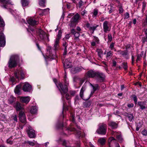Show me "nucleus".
I'll list each match as a JSON object with an SVG mask.
<instances>
[{
	"label": "nucleus",
	"mask_w": 147,
	"mask_h": 147,
	"mask_svg": "<svg viewBox=\"0 0 147 147\" xmlns=\"http://www.w3.org/2000/svg\"><path fill=\"white\" fill-rule=\"evenodd\" d=\"M20 61V57L18 55L12 56L9 59L8 64L9 68H12L16 67Z\"/></svg>",
	"instance_id": "f257e3e1"
},
{
	"label": "nucleus",
	"mask_w": 147,
	"mask_h": 147,
	"mask_svg": "<svg viewBox=\"0 0 147 147\" xmlns=\"http://www.w3.org/2000/svg\"><path fill=\"white\" fill-rule=\"evenodd\" d=\"M107 129V126L106 124L104 123H100L98 125V127L96 132L98 134L105 135L106 133Z\"/></svg>",
	"instance_id": "f03ea898"
},
{
	"label": "nucleus",
	"mask_w": 147,
	"mask_h": 147,
	"mask_svg": "<svg viewBox=\"0 0 147 147\" xmlns=\"http://www.w3.org/2000/svg\"><path fill=\"white\" fill-rule=\"evenodd\" d=\"M105 76L102 72L96 71L94 78L98 82H103L105 79Z\"/></svg>",
	"instance_id": "7ed1b4c3"
},
{
	"label": "nucleus",
	"mask_w": 147,
	"mask_h": 147,
	"mask_svg": "<svg viewBox=\"0 0 147 147\" xmlns=\"http://www.w3.org/2000/svg\"><path fill=\"white\" fill-rule=\"evenodd\" d=\"M14 76L16 79L19 80H22L25 77V74L22 70L17 69L14 72Z\"/></svg>",
	"instance_id": "20e7f679"
},
{
	"label": "nucleus",
	"mask_w": 147,
	"mask_h": 147,
	"mask_svg": "<svg viewBox=\"0 0 147 147\" xmlns=\"http://www.w3.org/2000/svg\"><path fill=\"white\" fill-rule=\"evenodd\" d=\"M36 31L39 36L40 39L41 40H44L47 38H48V37L46 33L41 29L39 28L36 29Z\"/></svg>",
	"instance_id": "39448f33"
},
{
	"label": "nucleus",
	"mask_w": 147,
	"mask_h": 147,
	"mask_svg": "<svg viewBox=\"0 0 147 147\" xmlns=\"http://www.w3.org/2000/svg\"><path fill=\"white\" fill-rule=\"evenodd\" d=\"M58 86L59 87V90L60 91L62 95L63 96L68 91V88L66 85H63L61 83H59Z\"/></svg>",
	"instance_id": "423d86ee"
},
{
	"label": "nucleus",
	"mask_w": 147,
	"mask_h": 147,
	"mask_svg": "<svg viewBox=\"0 0 147 147\" xmlns=\"http://www.w3.org/2000/svg\"><path fill=\"white\" fill-rule=\"evenodd\" d=\"M62 32L61 30H59L58 34L57 36V37L55 40V43L54 45V50H57L59 47V40L61 38Z\"/></svg>",
	"instance_id": "0eeeda50"
},
{
	"label": "nucleus",
	"mask_w": 147,
	"mask_h": 147,
	"mask_svg": "<svg viewBox=\"0 0 147 147\" xmlns=\"http://www.w3.org/2000/svg\"><path fill=\"white\" fill-rule=\"evenodd\" d=\"M5 44V39L4 34L0 32V47H4Z\"/></svg>",
	"instance_id": "6e6552de"
},
{
	"label": "nucleus",
	"mask_w": 147,
	"mask_h": 147,
	"mask_svg": "<svg viewBox=\"0 0 147 147\" xmlns=\"http://www.w3.org/2000/svg\"><path fill=\"white\" fill-rule=\"evenodd\" d=\"M19 119L20 121L22 123H26V118L24 113V111H20L19 113Z\"/></svg>",
	"instance_id": "1a4fd4ad"
},
{
	"label": "nucleus",
	"mask_w": 147,
	"mask_h": 147,
	"mask_svg": "<svg viewBox=\"0 0 147 147\" xmlns=\"http://www.w3.org/2000/svg\"><path fill=\"white\" fill-rule=\"evenodd\" d=\"M96 71L91 69L87 71L86 74V78H94Z\"/></svg>",
	"instance_id": "9d476101"
},
{
	"label": "nucleus",
	"mask_w": 147,
	"mask_h": 147,
	"mask_svg": "<svg viewBox=\"0 0 147 147\" xmlns=\"http://www.w3.org/2000/svg\"><path fill=\"white\" fill-rule=\"evenodd\" d=\"M32 89V86L28 83H26L24 84L22 88V90L24 92H30Z\"/></svg>",
	"instance_id": "9b49d317"
},
{
	"label": "nucleus",
	"mask_w": 147,
	"mask_h": 147,
	"mask_svg": "<svg viewBox=\"0 0 147 147\" xmlns=\"http://www.w3.org/2000/svg\"><path fill=\"white\" fill-rule=\"evenodd\" d=\"M1 3V6L4 8H7L8 4H12L11 2L9 0H0Z\"/></svg>",
	"instance_id": "f8f14e48"
},
{
	"label": "nucleus",
	"mask_w": 147,
	"mask_h": 147,
	"mask_svg": "<svg viewBox=\"0 0 147 147\" xmlns=\"http://www.w3.org/2000/svg\"><path fill=\"white\" fill-rule=\"evenodd\" d=\"M28 134L29 137L30 138H34L36 137L34 130L30 128H29Z\"/></svg>",
	"instance_id": "ddd939ff"
},
{
	"label": "nucleus",
	"mask_w": 147,
	"mask_h": 147,
	"mask_svg": "<svg viewBox=\"0 0 147 147\" xmlns=\"http://www.w3.org/2000/svg\"><path fill=\"white\" fill-rule=\"evenodd\" d=\"M108 21H105L103 23V30L105 32H109L110 30V28L108 26Z\"/></svg>",
	"instance_id": "4468645a"
},
{
	"label": "nucleus",
	"mask_w": 147,
	"mask_h": 147,
	"mask_svg": "<svg viewBox=\"0 0 147 147\" xmlns=\"http://www.w3.org/2000/svg\"><path fill=\"white\" fill-rule=\"evenodd\" d=\"M14 107L16 108L17 111H24V110L23 107L21 105L20 103L18 102H17L15 105H14Z\"/></svg>",
	"instance_id": "2eb2a0df"
},
{
	"label": "nucleus",
	"mask_w": 147,
	"mask_h": 147,
	"mask_svg": "<svg viewBox=\"0 0 147 147\" xmlns=\"http://www.w3.org/2000/svg\"><path fill=\"white\" fill-rule=\"evenodd\" d=\"M27 22L30 25L32 26L36 25L38 23V21L35 20L33 18H30L27 20Z\"/></svg>",
	"instance_id": "dca6fc26"
},
{
	"label": "nucleus",
	"mask_w": 147,
	"mask_h": 147,
	"mask_svg": "<svg viewBox=\"0 0 147 147\" xmlns=\"http://www.w3.org/2000/svg\"><path fill=\"white\" fill-rule=\"evenodd\" d=\"M30 100V98L29 97H21L20 98V100L22 103H26L27 104L28 103Z\"/></svg>",
	"instance_id": "f3484780"
},
{
	"label": "nucleus",
	"mask_w": 147,
	"mask_h": 147,
	"mask_svg": "<svg viewBox=\"0 0 147 147\" xmlns=\"http://www.w3.org/2000/svg\"><path fill=\"white\" fill-rule=\"evenodd\" d=\"M108 125L112 129L117 128L118 124L117 123L113 121H110L108 123Z\"/></svg>",
	"instance_id": "a211bd4d"
},
{
	"label": "nucleus",
	"mask_w": 147,
	"mask_h": 147,
	"mask_svg": "<svg viewBox=\"0 0 147 147\" xmlns=\"http://www.w3.org/2000/svg\"><path fill=\"white\" fill-rule=\"evenodd\" d=\"M85 90V86H83L81 88L80 93V97L82 99L84 100H87V99H86L84 98V93Z\"/></svg>",
	"instance_id": "6ab92c4d"
},
{
	"label": "nucleus",
	"mask_w": 147,
	"mask_h": 147,
	"mask_svg": "<svg viewBox=\"0 0 147 147\" xmlns=\"http://www.w3.org/2000/svg\"><path fill=\"white\" fill-rule=\"evenodd\" d=\"M74 21L78 23L79 20L81 19V17L78 13H77L71 19Z\"/></svg>",
	"instance_id": "aec40b11"
},
{
	"label": "nucleus",
	"mask_w": 147,
	"mask_h": 147,
	"mask_svg": "<svg viewBox=\"0 0 147 147\" xmlns=\"http://www.w3.org/2000/svg\"><path fill=\"white\" fill-rule=\"evenodd\" d=\"M63 63L64 65V67L65 69L69 68L71 67L70 63L67 59H65L64 61H63Z\"/></svg>",
	"instance_id": "412c9836"
},
{
	"label": "nucleus",
	"mask_w": 147,
	"mask_h": 147,
	"mask_svg": "<svg viewBox=\"0 0 147 147\" xmlns=\"http://www.w3.org/2000/svg\"><path fill=\"white\" fill-rule=\"evenodd\" d=\"M47 52L49 53V55L51 57H52V58H54L56 57L55 55V53L54 54H53L52 53V49L51 47L50 46H48L47 47Z\"/></svg>",
	"instance_id": "4be33fe9"
},
{
	"label": "nucleus",
	"mask_w": 147,
	"mask_h": 147,
	"mask_svg": "<svg viewBox=\"0 0 147 147\" xmlns=\"http://www.w3.org/2000/svg\"><path fill=\"white\" fill-rule=\"evenodd\" d=\"M82 70V68L79 67H73L71 69V72L73 74H75Z\"/></svg>",
	"instance_id": "5701e85b"
},
{
	"label": "nucleus",
	"mask_w": 147,
	"mask_h": 147,
	"mask_svg": "<svg viewBox=\"0 0 147 147\" xmlns=\"http://www.w3.org/2000/svg\"><path fill=\"white\" fill-rule=\"evenodd\" d=\"M146 102L145 101H139L138 102V105L140 106V109L143 110L146 109Z\"/></svg>",
	"instance_id": "b1692460"
},
{
	"label": "nucleus",
	"mask_w": 147,
	"mask_h": 147,
	"mask_svg": "<svg viewBox=\"0 0 147 147\" xmlns=\"http://www.w3.org/2000/svg\"><path fill=\"white\" fill-rule=\"evenodd\" d=\"M118 52L120 54H121L123 57H124L126 59H128L129 58L128 55V53L127 51H118Z\"/></svg>",
	"instance_id": "393cba45"
},
{
	"label": "nucleus",
	"mask_w": 147,
	"mask_h": 147,
	"mask_svg": "<svg viewBox=\"0 0 147 147\" xmlns=\"http://www.w3.org/2000/svg\"><path fill=\"white\" fill-rule=\"evenodd\" d=\"M69 130L71 131H75L78 135V137H80L81 136V133L80 131L76 130L74 128L71 127L69 128Z\"/></svg>",
	"instance_id": "a878e982"
},
{
	"label": "nucleus",
	"mask_w": 147,
	"mask_h": 147,
	"mask_svg": "<svg viewBox=\"0 0 147 147\" xmlns=\"http://www.w3.org/2000/svg\"><path fill=\"white\" fill-rule=\"evenodd\" d=\"M83 107H88L91 104L90 101H86L83 103Z\"/></svg>",
	"instance_id": "bb28decb"
},
{
	"label": "nucleus",
	"mask_w": 147,
	"mask_h": 147,
	"mask_svg": "<svg viewBox=\"0 0 147 147\" xmlns=\"http://www.w3.org/2000/svg\"><path fill=\"white\" fill-rule=\"evenodd\" d=\"M21 87V84L17 85L14 90V91L16 93L20 94V89Z\"/></svg>",
	"instance_id": "cd10ccee"
},
{
	"label": "nucleus",
	"mask_w": 147,
	"mask_h": 147,
	"mask_svg": "<svg viewBox=\"0 0 147 147\" xmlns=\"http://www.w3.org/2000/svg\"><path fill=\"white\" fill-rule=\"evenodd\" d=\"M30 111L31 113H36L37 111V107L35 106L32 107L31 108Z\"/></svg>",
	"instance_id": "c85d7f7f"
},
{
	"label": "nucleus",
	"mask_w": 147,
	"mask_h": 147,
	"mask_svg": "<svg viewBox=\"0 0 147 147\" xmlns=\"http://www.w3.org/2000/svg\"><path fill=\"white\" fill-rule=\"evenodd\" d=\"M127 117L128 118L129 121H132L134 119V117L132 114H127Z\"/></svg>",
	"instance_id": "c756f323"
},
{
	"label": "nucleus",
	"mask_w": 147,
	"mask_h": 147,
	"mask_svg": "<svg viewBox=\"0 0 147 147\" xmlns=\"http://www.w3.org/2000/svg\"><path fill=\"white\" fill-rule=\"evenodd\" d=\"M112 52L111 51H109L107 53L106 56L107 58V59H109L111 58L112 57Z\"/></svg>",
	"instance_id": "7c9ffc66"
},
{
	"label": "nucleus",
	"mask_w": 147,
	"mask_h": 147,
	"mask_svg": "<svg viewBox=\"0 0 147 147\" xmlns=\"http://www.w3.org/2000/svg\"><path fill=\"white\" fill-rule=\"evenodd\" d=\"M22 3L23 7L27 6L28 4V0H21Z\"/></svg>",
	"instance_id": "2f4dec72"
},
{
	"label": "nucleus",
	"mask_w": 147,
	"mask_h": 147,
	"mask_svg": "<svg viewBox=\"0 0 147 147\" xmlns=\"http://www.w3.org/2000/svg\"><path fill=\"white\" fill-rule=\"evenodd\" d=\"M49 13V9H43L42 11V13L40 14V15H46L48 14Z\"/></svg>",
	"instance_id": "473e14b6"
},
{
	"label": "nucleus",
	"mask_w": 147,
	"mask_h": 147,
	"mask_svg": "<svg viewBox=\"0 0 147 147\" xmlns=\"http://www.w3.org/2000/svg\"><path fill=\"white\" fill-rule=\"evenodd\" d=\"M116 137L119 142H121L123 141V139L122 138L121 134L116 135Z\"/></svg>",
	"instance_id": "72a5a7b5"
},
{
	"label": "nucleus",
	"mask_w": 147,
	"mask_h": 147,
	"mask_svg": "<svg viewBox=\"0 0 147 147\" xmlns=\"http://www.w3.org/2000/svg\"><path fill=\"white\" fill-rule=\"evenodd\" d=\"M15 100V98L12 96H11L9 99L8 101L10 104H11Z\"/></svg>",
	"instance_id": "f704fd0d"
},
{
	"label": "nucleus",
	"mask_w": 147,
	"mask_h": 147,
	"mask_svg": "<svg viewBox=\"0 0 147 147\" xmlns=\"http://www.w3.org/2000/svg\"><path fill=\"white\" fill-rule=\"evenodd\" d=\"M26 143L27 144H29L31 146H33L35 145L36 143V142L35 140H33L32 141H27L26 142Z\"/></svg>",
	"instance_id": "c9c22d12"
},
{
	"label": "nucleus",
	"mask_w": 147,
	"mask_h": 147,
	"mask_svg": "<svg viewBox=\"0 0 147 147\" xmlns=\"http://www.w3.org/2000/svg\"><path fill=\"white\" fill-rule=\"evenodd\" d=\"M77 23L74 21L73 20L71 19L70 23L69 24V26L70 27H73L76 26V24Z\"/></svg>",
	"instance_id": "e433bc0d"
},
{
	"label": "nucleus",
	"mask_w": 147,
	"mask_h": 147,
	"mask_svg": "<svg viewBox=\"0 0 147 147\" xmlns=\"http://www.w3.org/2000/svg\"><path fill=\"white\" fill-rule=\"evenodd\" d=\"M98 142L101 145H103L105 143V140L104 138H100L98 140Z\"/></svg>",
	"instance_id": "4c0bfd02"
},
{
	"label": "nucleus",
	"mask_w": 147,
	"mask_h": 147,
	"mask_svg": "<svg viewBox=\"0 0 147 147\" xmlns=\"http://www.w3.org/2000/svg\"><path fill=\"white\" fill-rule=\"evenodd\" d=\"M136 130L137 131L139 130V129L142 127V124L140 122H139L136 125Z\"/></svg>",
	"instance_id": "58836bf2"
},
{
	"label": "nucleus",
	"mask_w": 147,
	"mask_h": 147,
	"mask_svg": "<svg viewBox=\"0 0 147 147\" xmlns=\"http://www.w3.org/2000/svg\"><path fill=\"white\" fill-rule=\"evenodd\" d=\"M87 11L86 10L84 9L82 11L81 10V15L83 17V18H84L86 16V14H87Z\"/></svg>",
	"instance_id": "ea45409f"
},
{
	"label": "nucleus",
	"mask_w": 147,
	"mask_h": 147,
	"mask_svg": "<svg viewBox=\"0 0 147 147\" xmlns=\"http://www.w3.org/2000/svg\"><path fill=\"white\" fill-rule=\"evenodd\" d=\"M39 4L42 6H44L46 2V0H38Z\"/></svg>",
	"instance_id": "a19ab883"
},
{
	"label": "nucleus",
	"mask_w": 147,
	"mask_h": 147,
	"mask_svg": "<svg viewBox=\"0 0 147 147\" xmlns=\"http://www.w3.org/2000/svg\"><path fill=\"white\" fill-rule=\"evenodd\" d=\"M98 26V25H97L95 26H90L89 29L90 31L92 30V33H93L95 30Z\"/></svg>",
	"instance_id": "79ce46f5"
},
{
	"label": "nucleus",
	"mask_w": 147,
	"mask_h": 147,
	"mask_svg": "<svg viewBox=\"0 0 147 147\" xmlns=\"http://www.w3.org/2000/svg\"><path fill=\"white\" fill-rule=\"evenodd\" d=\"M5 25L3 19L1 18L0 16V27H3Z\"/></svg>",
	"instance_id": "37998d69"
},
{
	"label": "nucleus",
	"mask_w": 147,
	"mask_h": 147,
	"mask_svg": "<svg viewBox=\"0 0 147 147\" xmlns=\"http://www.w3.org/2000/svg\"><path fill=\"white\" fill-rule=\"evenodd\" d=\"M6 119L5 116L3 114L1 113L0 114V120L4 121Z\"/></svg>",
	"instance_id": "c03bdc74"
},
{
	"label": "nucleus",
	"mask_w": 147,
	"mask_h": 147,
	"mask_svg": "<svg viewBox=\"0 0 147 147\" xmlns=\"http://www.w3.org/2000/svg\"><path fill=\"white\" fill-rule=\"evenodd\" d=\"M12 119L14 120L15 121L17 122H18V119L17 118V116L16 114H13L12 115L11 117Z\"/></svg>",
	"instance_id": "a18cd8bd"
},
{
	"label": "nucleus",
	"mask_w": 147,
	"mask_h": 147,
	"mask_svg": "<svg viewBox=\"0 0 147 147\" xmlns=\"http://www.w3.org/2000/svg\"><path fill=\"white\" fill-rule=\"evenodd\" d=\"M91 86H92L93 90L94 91H96V90L99 88V86L98 84H96L94 86H93L91 84Z\"/></svg>",
	"instance_id": "49530a36"
},
{
	"label": "nucleus",
	"mask_w": 147,
	"mask_h": 147,
	"mask_svg": "<svg viewBox=\"0 0 147 147\" xmlns=\"http://www.w3.org/2000/svg\"><path fill=\"white\" fill-rule=\"evenodd\" d=\"M142 42L144 44L147 42V35H145V36L142 38Z\"/></svg>",
	"instance_id": "de8ad7c7"
},
{
	"label": "nucleus",
	"mask_w": 147,
	"mask_h": 147,
	"mask_svg": "<svg viewBox=\"0 0 147 147\" xmlns=\"http://www.w3.org/2000/svg\"><path fill=\"white\" fill-rule=\"evenodd\" d=\"M123 67L124 69L125 70H127V63H123L122 64Z\"/></svg>",
	"instance_id": "09e8293b"
},
{
	"label": "nucleus",
	"mask_w": 147,
	"mask_h": 147,
	"mask_svg": "<svg viewBox=\"0 0 147 147\" xmlns=\"http://www.w3.org/2000/svg\"><path fill=\"white\" fill-rule=\"evenodd\" d=\"M113 7L111 5L108 6V9H109V13H111L113 11Z\"/></svg>",
	"instance_id": "8fccbe9b"
},
{
	"label": "nucleus",
	"mask_w": 147,
	"mask_h": 147,
	"mask_svg": "<svg viewBox=\"0 0 147 147\" xmlns=\"http://www.w3.org/2000/svg\"><path fill=\"white\" fill-rule=\"evenodd\" d=\"M27 30L28 32H31L32 35H33V32L34 31V28H29L27 29Z\"/></svg>",
	"instance_id": "3c124183"
},
{
	"label": "nucleus",
	"mask_w": 147,
	"mask_h": 147,
	"mask_svg": "<svg viewBox=\"0 0 147 147\" xmlns=\"http://www.w3.org/2000/svg\"><path fill=\"white\" fill-rule=\"evenodd\" d=\"M137 59L136 60V62H137L138 61H140L141 59V57H142L141 55L139 54H137Z\"/></svg>",
	"instance_id": "603ef678"
},
{
	"label": "nucleus",
	"mask_w": 147,
	"mask_h": 147,
	"mask_svg": "<svg viewBox=\"0 0 147 147\" xmlns=\"http://www.w3.org/2000/svg\"><path fill=\"white\" fill-rule=\"evenodd\" d=\"M94 39L93 40L94 41V42H96L97 43V44L99 43V40L98 39V38L95 36H94Z\"/></svg>",
	"instance_id": "864d4df0"
},
{
	"label": "nucleus",
	"mask_w": 147,
	"mask_h": 147,
	"mask_svg": "<svg viewBox=\"0 0 147 147\" xmlns=\"http://www.w3.org/2000/svg\"><path fill=\"white\" fill-rule=\"evenodd\" d=\"M74 36L75 37V39L78 38L80 36V33L78 32H76L74 34Z\"/></svg>",
	"instance_id": "5fc2aeb1"
},
{
	"label": "nucleus",
	"mask_w": 147,
	"mask_h": 147,
	"mask_svg": "<svg viewBox=\"0 0 147 147\" xmlns=\"http://www.w3.org/2000/svg\"><path fill=\"white\" fill-rule=\"evenodd\" d=\"M133 99L134 102L135 104H136L137 102V98L136 96L135 95H133Z\"/></svg>",
	"instance_id": "6e6d98bb"
},
{
	"label": "nucleus",
	"mask_w": 147,
	"mask_h": 147,
	"mask_svg": "<svg viewBox=\"0 0 147 147\" xmlns=\"http://www.w3.org/2000/svg\"><path fill=\"white\" fill-rule=\"evenodd\" d=\"M116 140L113 137H110L109 139V144L113 141H115Z\"/></svg>",
	"instance_id": "4d7b16f0"
},
{
	"label": "nucleus",
	"mask_w": 147,
	"mask_h": 147,
	"mask_svg": "<svg viewBox=\"0 0 147 147\" xmlns=\"http://www.w3.org/2000/svg\"><path fill=\"white\" fill-rule=\"evenodd\" d=\"M98 12V10L96 9H94L93 12V14L94 16H96Z\"/></svg>",
	"instance_id": "13d9d810"
},
{
	"label": "nucleus",
	"mask_w": 147,
	"mask_h": 147,
	"mask_svg": "<svg viewBox=\"0 0 147 147\" xmlns=\"http://www.w3.org/2000/svg\"><path fill=\"white\" fill-rule=\"evenodd\" d=\"M81 98H80L78 95H76L75 98V102L81 100Z\"/></svg>",
	"instance_id": "bf43d9fd"
},
{
	"label": "nucleus",
	"mask_w": 147,
	"mask_h": 147,
	"mask_svg": "<svg viewBox=\"0 0 147 147\" xmlns=\"http://www.w3.org/2000/svg\"><path fill=\"white\" fill-rule=\"evenodd\" d=\"M71 95L74 96L76 93V92L74 90H70L69 92Z\"/></svg>",
	"instance_id": "052dcab7"
},
{
	"label": "nucleus",
	"mask_w": 147,
	"mask_h": 147,
	"mask_svg": "<svg viewBox=\"0 0 147 147\" xmlns=\"http://www.w3.org/2000/svg\"><path fill=\"white\" fill-rule=\"evenodd\" d=\"M142 134L144 136H146L147 135V131L145 129H144L143 130L142 132Z\"/></svg>",
	"instance_id": "680f3d73"
},
{
	"label": "nucleus",
	"mask_w": 147,
	"mask_h": 147,
	"mask_svg": "<svg viewBox=\"0 0 147 147\" xmlns=\"http://www.w3.org/2000/svg\"><path fill=\"white\" fill-rule=\"evenodd\" d=\"M57 126L59 128H61L63 127V125L62 123H59L57 124Z\"/></svg>",
	"instance_id": "e2e57ef3"
},
{
	"label": "nucleus",
	"mask_w": 147,
	"mask_h": 147,
	"mask_svg": "<svg viewBox=\"0 0 147 147\" xmlns=\"http://www.w3.org/2000/svg\"><path fill=\"white\" fill-rule=\"evenodd\" d=\"M71 97L68 94L66 93L65 95V98L67 100H69Z\"/></svg>",
	"instance_id": "0e129e2a"
},
{
	"label": "nucleus",
	"mask_w": 147,
	"mask_h": 147,
	"mask_svg": "<svg viewBox=\"0 0 147 147\" xmlns=\"http://www.w3.org/2000/svg\"><path fill=\"white\" fill-rule=\"evenodd\" d=\"M119 13H121L123 12V9L121 7H119Z\"/></svg>",
	"instance_id": "69168bd1"
},
{
	"label": "nucleus",
	"mask_w": 147,
	"mask_h": 147,
	"mask_svg": "<svg viewBox=\"0 0 147 147\" xmlns=\"http://www.w3.org/2000/svg\"><path fill=\"white\" fill-rule=\"evenodd\" d=\"M79 7H80L81 6H82L84 4V2L82 1L81 0H80L79 2Z\"/></svg>",
	"instance_id": "338daca9"
},
{
	"label": "nucleus",
	"mask_w": 147,
	"mask_h": 147,
	"mask_svg": "<svg viewBox=\"0 0 147 147\" xmlns=\"http://www.w3.org/2000/svg\"><path fill=\"white\" fill-rule=\"evenodd\" d=\"M134 106V104L133 103L129 104L127 105V106L129 108L133 107Z\"/></svg>",
	"instance_id": "774afa93"
}]
</instances>
